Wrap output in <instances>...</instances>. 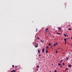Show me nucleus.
Instances as JSON below:
<instances>
[{"label":"nucleus","mask_w":72,"mask_h":72,"mask_svg":"<svg viewBox=\"0 0 72 72\" xmlns=\"http://www.w3.org/2000/svg\"><path fill=\"white\" fill-rule=\"evenodd\" d=\"M60 67V68H62V65Z\"/></svg>","instance_id":"obj_31"},{"label":"nucleus","mask_w":72,"mask_h":72,"mask_svg":"<svg viewBox=\"0 0 72 72\" xmlns=\"http://www.w3.org/2000/svg\"><path fill=\"white\" fill-rule=\"evenodd\" d=\"M71 39H72V37H71Z\"/></svg>","instance_id":"obj_38"},{"label":"nucleus","mask_w":72,"mask_h":72,"mask_svg":"<svg viewBox=\"0 0 72 72\" xmlns=\"http://www.w3.org/2000/svg\"><path fill=\"white\" fill-rule=\"evenodd\" d=\"M13 72V70H12V71H11L10 72Z\"/></svg>","instance_id":"obj_35"},{"label":"nucleus","mask_w":72,"mask_h":72,"mask_svg":"<svg viewBox=\"0 0 72 72\" xmlns=\"http://www.w3.org/2000/svg\"><path fill=\"white\" fill-rule=\"evenodd\" d=\"M58 28H59V30H60L62 29V28H61L60 27H59Z\"/></svg>","instance_id":"obj_9"},{"label":"nucleus","mask_w":72,"mask_h":72,"mask_svg":"<svg viewBox=\"0 0 72 72\" xmlns=\"http://www.w3.org/2000/svg\"><path fill=\"white\" fill-rule=\"evenodd\" d=\"M64 40L65 41H67V38H65V39H64Z\"/></svg>","instance_id":"obj_6"},{"label":"nucleus","mask_w":72,"mask_h":72,"mask_svg":"<svg viewBox=\"0 0 72 72\" xmlns=\"http://www.w3.org/2000/svg\"><path fill=\"white\" fill-rule=\"evenodd\" d=\"M50 72H51V71H50Z\"/></svg>","instance_id":"obj_39"},{"label":"nucleus","mask_w":72,"mask_h":72,"mask_svg":"<svg viewBox=\"0 0 72 72\" xmlns=\"http://www.w3.org/2000/svg\"><path fill=\"white\" fill-rule=\"evenodd\" d=\"M58 66H61V64H58Z\"/></svg>","instance_id":"obj_18"},{"label":"nucleus","mask_w":72,"mask_h":72,"mask_svg":"<svg viewBox=\"0 0 72 72\" xmlns=\"http://www.w3.org/2000/svg\"><path fill=\"white\" fill-rule=\"evenodd\" d=\"M17 67H18V66H16L15 67V68H17Z\"/></svg>","instance_id":"obj_21"},{"label":"nucleus","mask_w":72,"mask_h":72,"mask_svg":"<svg viewBox=\"0 0 72 72\" xmlns=\"http://www.w3.org/2000/svg\"><path fill=\"white\" fill-rule=\"evenodd\" d=\"M66 42H67V41H65V44H66Z\"/></svg>","instance_id":"obj_23"},{"label":"nucleus","mask_w":72,"mask_h":72,"mask_svg":"<svg viewBox=\"0 0 72 72\" xmlns=\"http://www.w3.org/2000/svg\"><path fill=\"white\" fill-rule=\"evenodd\" d=\"M47 33L48 34V35H50V32L49 31L48 33Z\"/></svg>","instance_id":"obj_13"},{"label":"nucleus","mask_w":72,"mask_h":72,"mask_svg":"<svg viewBox=\"0 0 72 72\" xmlns=\"http://www.w3.org/2000/svg\"><path fill=\"white\" fill-rule=\"evenodd\" d=\"M64 72H67L66 71H65Z\"/></svg>","instance_id":"obj_40"},{"label":"nucleus","mask_w":72,"mask_h":72,"mask_svg":"<svg viewBox=\"0 0 72 72\" xmlns=\"http://www.w3.org/2000/svg\"><path fill=\"white\" fill-rule=\"evenodd\" d=\"M12 67H14V65H13Z\"/></svg>","instance_id":"obj_26"},{"label":"nucleus","mask_w":72,"mask_h":72,"mask_svg":"<svg viewBox=\"0 0 72 72\" xmlns=\"http://www.w3.org/2000/svg\"><path fill=\"white\" fill-rule=\"evenodd\" d=\"M39 57L41 56V55L39 54Z\"/></svg>","instance_id":"obj_32"},{"label":"nucleus","mask_w":72,"mask_h":72,"mask_svg":"<svg viewBox=\"0 0 72 72\" xmlns=\"http://www.w3.org/2000/svg\"><path fill=\"white\" fill-rule=\"evenodd\" d=\"M56 45V44L55 43L54 45H53V46H55Z\"/></svg>","instance_id":"obj_14"},{"label":"nucleus","mask_w":72,"mask_h":72,"mask_svg":"<svg viewBox=\"0 0 72 72\" xmlns=\"http://www.w3.org/2000/svg\"><path fill=\"white\" fill-rule=\"evenodd\" d=\"M48 28H46L45 30V31H48Z\"/></svg>","instance_id":"obj_5"},{"label":"nucleus","mask_w":72,"mask_h":72,"mask_svg":"<svg viewBox=\"0 0 72 72\" xmlns=\"http://www.w3.org/2000/svg\"><path fill=\"white\" fill-rule=\"evenodd\" d=\"M38 39L39 40V39H40V38L39 37H38Z\"/></svg>","instance_id":"obj_30"},{"label":"nucleus","mask_w":72,"mask_h":72,"mask_svg":"<svg viewBox=\"0 0 72 72\" xmlns=\"http://www.w3.org/2000/svg\"><path fill=\"white\" fill-rule=\"evenodd\" d=\"M48 48H49V46H47L46 48V49H48Z\"/></svg>","instance_id":"obj_22"},{"label":"nucleus","mask_w":72,"mask_h":72,"mask_svg":"<svg viewBox=\"0 0 72 72\" xmlns=\"http://www.w3.org/2000/svg\"><path fill=\"white\" fill-rule=\"evenodd\" d=\"M37 68H39V66H37Z\"/></svg>","instance_id":"obj_16"},{"label":"nucleus","mask_w":72,"mask_h":72,"mask_svg":"<svg viewBox=\"0 0 72 72\" xmlns=\"http://www.w3.org/2000/svg\"><path fill=\"white\" fill-rule=\"evenodd\" d=\"M46 32H47V33H48V31H46Z\"/></svg>","instance_id":"obj_36"},{"label":"nucleus","mask_w":72,"mask_h":72,"mask_svg":"<svg viewBox=\"0 0 72 72\" xmlns=\"http://www.w3.org/2000/svg\"><path fill=\"white\" fill-rule=\"evenodd\" d=\"M64 35L65 36V37H66V36H67V35H66V34H64Z\"/></svg>","instance_id":"obj_10"},{"label":"nucleus","mask_w":72,"mask_h":72,"mask_svg":"<svg viewBox=\"0 0 72 72\" xmlns=\"http://www.w3.org/2000/svg\"><path fill=\"white\" fill-rule=\"evenodd\" d=\"M68 30H70V31H71V28H69L68 29Z\"/></svg>","instance_id":"obj_15"},{"label":"nucleus","mask_w":72,"mask_h":72,"mask_svg":"<svg viewBox=\"0 0 72 72\" xmlns=\"http://www.w3.org/2000/svg\"><path fill=\"white\" fill-rule=\"evenodd\" d=\"M13 71L14 72H16L15 71V70H13Z\"/></svg>","instance_id":"obj_19"},{"label":"nucleus","mask_w":72,"mask_h":72,"mask_svg":"<svg viewBox=\"0 0 72 72\" xmlns=\"http://www.w3.org/2000/svg\"><path fill=\"white\" fill-rule=\"evenodd\" d=\"M58 35H61V33H59Z\"/></svg>","instance_id":"obj_33"},{"label":"nucleus","mask_w":72,"mask_h":72,"mask_svg":"<svg viewBox=\"0 0 72 72\" xmlns=\"http://www.w3.org/2000/svg\"><path fill=\"white\" fill-rule=\"evenodd\" d=\"M46 53H48V50H47L46 51Z\"/></svg>","instance_id":"obj_17"},{"label":"nucleus","mask_w":72,"mask_h":72,"mask_svg":"<svg viewBox=\"0 0 72 72\" xmlns=\"http://www.w3.org/2000/svg\"><path fill=\"white\" fill-rule=\"evenodd\" d=\"M54 72H57V70L55 71Z\"/></svg>","instance_id":"obj_29"},{"label":"nucleus","mask_w":72,"mask_h":72,"mask_svg":"<svg viewBox=\"0 0 72 72\" xmlns=\"http://www.w3.org/2000/svg\"><path fill=\"white\" fill-rule=\"evenodd\" d=\"M52 46H53V45H51V48H52Z\"/></svg>","instance_id":"obj_34"},{"label":"nucleus","mask_w":72,"mask_h":72,"mask_svg":"<svg viewBox=\"0 0 72 72\" xmlns=\"http://www.w3.org/2000/svg\"><path fill=\"white\" fill-rule=\"evenodd\" d=\"M37 45H38V43H36L34 45V46L35 48H37Z\"/></svg>","instance_id":"obj_1"},{"label":"nucleus","mask_w":72,"mask_h":72,"mask_svg":"<svg viewBox=\"0 0 72 72\" xmlns=\"http://www.w3.org/2000/svg\"><path fill=\"white\" fill-rule=\"evenodd\" d=\"M40 41H41V42H42L43 43V42H44V41H43V40H40Z\"/></svg>","instance_id":"obj_7"},{"label":"nucleus","mask_w":72,"mask_h":72,"mask_svg":"<svg viewBox=\"0 0 72 72\" xmlns=\"http://www.w3.org/2000/svg\"><path fill=\"white\" fill-rule=\"evenodd\" d=\"M62 62H63V60H61V61H60V63H62Z\"/></svg>","instance_id":"obj_12"},{"label":"nucleus","mask_w":72,"mask_h":72,"mask_svg":"<svg viewBox=\"0 0 72 72\" xmlns=\"http://www.w3.org/2000/svg\"><path fill=\"white\" fill-rule=\"evenodd\" d=\"M51 43H49V44H48V45L49 46H50V45H51Z\"/></svg>","instance_id":"obj_11"},{"label":"nucleus","mask_w":72,"mask_h":72,"mask_svg":"<svg viewBox=\"0 0 72 72\" xmlns=\"http://www.w3.org/2000/svg\"><path fill=\"white\" fill-rule=\"evenodd\" d=\"M56 53H58V51H56Z\"/></svg>","instance_id":"obj_27"},{"label":"nucleus","mask_w":72,"mask_h":72,"mask_svg":"<svg viewBox=\"0 0 72 72\" xmlns=\"http://www.w3.org/2000/svg\"><path fill=\"white\" fill-rule=\"evenodd\" d=\"M38 51L39 53H40V50H39Z\"/></svg>","instance_id":"obj_8"},{"label":"nucleus","mask_w":72,"mask_h":72,"mask_svg":"<svg viewBox=\"0 0 72 72\" xmlns=\"http://www.w3.org/2000/svg\"><path fill=\"white\" fill-rule=\"evenodd\" d=\"M69 58V57H67V58H66V61H67V60H68Z\"/></svg>","instance_id":"obj_3"},{"label":"nucleus","mask_w":72,"mask_h":72,"mask_svg":"<svg viewBox=\"0 0 72 72\" xmlns=\"http://www.w3.org/2000/svg\"><path fill=\"white\" fill-rule=\"evenodd\" d=\"M52 65H53V64H52Z\"/></svg>","instance_id":"obj_41"},{"label":"nucleus","mask_w":72,"mask_h":72,"mask_svg":"<svg viewBox=\"0 0 72 72\" xmlns=\"http://www.w3.org/2000/svg\"><path fill=\"white\" fill-rule=\"evenodd\" d=\"M36 31H37V30H36Z\"/></svg>","instance_id":"obj_37"},{"label":"nucleus","mask_w":72,"mask_h":72,"mask_svg":"<svg viewBox=\"0 0 72 72\" xmlns=\"http://www.w3.org/2000/svg\"><path fill=\"white\" fill-rule=\"evenodd\" d=\"M68 67H71V64H69L68 65Z\"/></svg>","instance_id":"obj_4"},{"label":"nucleus","mask_w":72,"mask_h":72,"mask_svg":"<svg viewBox=\"0 0 72 72\" xmlns=\"http://www.w3.org/2000/svg\"><path fill=\"white\" fill-rule=\"evenodd\" d=\"M57 35H59V33L58 32H57Z\"/></svg>","instance_id":"obj_24"},{"label":"nucleus","mask_w":72,"mask_h":72,"mask_svg":"<svg viewBox=\"0 0 72 72\" xmlns=\"http://www.w3.org/2000/svg\"><path fill=\"white\" fill-rule=\"evenodd\" d=\"M45 49L44 48H43L42 50V52L43 53H44V52H45Z\"/></svg>","instance_id":"obj_2"},{"label":"nucleus","mask_w":72,"mask_h":72,"mask_svg":"<svg viewBox=\"0 0 72 72\" xmlns=\"http://www.w3.org/2000/svg\"><path fill=\"white\" fill-rule=\"evenodd\" d=\"M67 36H68V35H67Z\"/></svg>","instance_id":"obj_42"},{"label":"nucleus","mask_w":72,"mask_h":72,"mask_svg":"<svg viewBox=\"0 0 72 72\" xmlns=\"http://www.w3.org/2000/svg\"><path fill=\"white\" fill-rule=\"evenodd\" d=\"M63 65L64 66V65H65V64H64V63L63 62Z\"/></svg>","instance_id":"obj_20"},{"label":"nucleus","mask_w":72,"mask_h":72,"mask_svg":"<svg viewBox=\"0 0 72 72\" xmlns=\"http://www.w3.org/2000/svg\"><path fill=\"white\" fill-rule=\"evenodd\" d=\"M66 69L67 70V71H68V68H66Z\"/></svg>","instance_id":"obj_28"},{"label":"nucleus","mask_w":72,"mask_h":72,"mask_svg":"<svg viewBox=\"0 0 72 72\" xmlns=\"http://www.w3.org/2000/svg\"><path fill=\"white\" fill-rule=\"evenodd\" d=\"M56 45H57V44H58V43H57V42H56Z\"/></svg>","instance_id":"obj_25"}]
</instances>
